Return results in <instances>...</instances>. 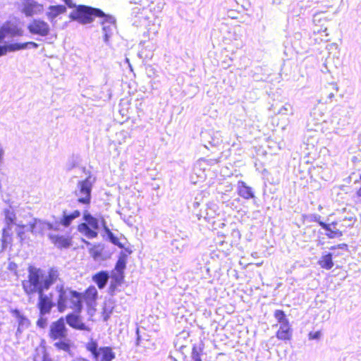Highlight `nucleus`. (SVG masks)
<instances>
[{
	"mask_svg": "<svg viewBox=\"0 0 361 361\" xmlns=\"http://www.w3.org/2000/svg\"><path fill=\"white\" fill-rule=\"evenodd\" d=\"M72 20L78 21L82 24L91 23L95 18H104L102 22L106 38L111 33V28L115 26L113 18L105 14L101 9L85 5H78L69 14Z\"/></svg>",
	"mask_w": 361,
	"mask_h": 361,
	"instance_id": "f257e3e1",
	"label": "nucleus"
},
{
	"mask_svg": "<svg viewBox=\"0 0 361 361\" xmlns=\"http://www.w3.org/2000/svg\"><path fill=\"white\" fill-rule=\"evenodd\" d=\"M39 275L35 274L30 276V280H23L22 287L23 291L27 296H31L35 293L38 294V300L37 307L39 310V315L44 316L51 312L54 306L51 294L47 295L44 293L42 288H39Z\"/></svg>",
	"mask_w": 361,
	"mask_h": 361,
	"instance_id": "f03ea898",
	"label": "nucleus"
},
{
	"mask_svg": "<svg viewBox=\"0 0 361 361\" xmlns=\"http://www.w3.org/2000/svg\"><path fill=\"white\" fill-rule=\"evenodd\" d=\"M48 337L51 341L54 342V347L58 351L71 353L74 345L68 336V329L63 317H60L51 323Z\"/></svg>",
	"mask_w": 361,
	"mask_h": 361,
	"instance_id": "7ed1b4c3",
	"label": "nucleus"
},
{
	"mask_svg": "<svg viewBox=\"0 0 361 361\" xmlns=\"http://www.w3.org/2000/svg\"><path fill=\"white\" fill-rule=\"evenodd\" d=\"M56 290L58 293L56 307L59 312L63 313L68 308H71L78 313H81V299L77 295L80 294L79 291L71 288H66L63 284L56 286Z\"/></svg>",
	"mask_w": 361,
	"mask_h": 361,
	"instance_id": "20e7f679",
	"label": "nucleus"
},
{
	"mask_svg": "<svg viewBox=\"0 0 361 361\" xmlns=\"http://www.w3.org/2000/svg\"><path fill=\"white\" fill-rule=\"evenodd\" d=\"M312 220L317 222L324 231L326 236L329 238H337L341 237L348 228H352L356 222V216H345L341 219L326 223L321 220V216L314 215Z\"/></svg>",
	"mask_w": 361,
	"mask_h": 361,
	"instance_id": "39448f33",
	"label": "nucleus"
},
{
	"mask_svg": "<svg viewBox=\"0 0 361 361\" xmlns=\"http://www.w3.org/2000/svg\"><path fill=\"white\" fill-rule=\"evenodd\" d=\"M131 253L132 250L130 248H126L124 251L121 252L115 267L111 272L109 288L111 291L116 290L118 286L123 283L125 279L124 270L126 267L128 257Z\"/></svg>",
	"mask_w": 361,
	"mask_h": 361,
	"instance_id": "423d86ee",
	"label": "nucleus"
},
{
	"mask_svg": "<svg viewBox=\"0 0 361 361\" xmlns=\"http://www.w3.org/2000/svg\"><path fill=\"white\" fill-rule=\"evenodd\" d=\"M86 350L90 354L93 361H112L116 355L111 346H99L98 342L90 338L85 345Z\"/></svg>",
	"mask_w": 361,
	"mask_h": 361,
	"instance_id": "0eeeda50",
	"label": "nucleus"
},
{
	"mask_svg": "<svg viewBox=\"0 0 361 361\" xmlns=\"http://www.w3.org/2000/svg\"><path fill=\"white\" fill-rule=\"evenodd\" d=\"M27 279L30 280V276L35 274L39 275V288H42L43 290H48L49 288L59 280V271L55 267H51L47 271V274L44 276L43 271L33 266H30L27 268Z\"/></svg>",
	"mask_w": 361,
	"mask_h": 361,
	"instance_id": "6e6552de",
	"label": "nucleus"
},
{
	"mask_svg": "<svg viewBox=\"0 0 361 361\" xmlns=\"http://www.w3.org/2000/svg\"><path fill=\"white\" fill-rule=\"evenodd\" d=\"M130 2L136 6L135 8L138 11H146L150 14L145 16L146 19L157 18L164 5V0H131Z\"/></svg>",
	"mask_w": 361,
	"mask_h": 361,
	"instance_id": "1a4fd4ad",
	"label": "nucleus"
},
{
	"mask_svg": "<svg viewBox=\"0 0 361 361\" xmlns=\"http://www.w3.org/2000/svg\"><path fill=\"white\" fill-rule=\"evenodd\" d=\"M81 299L82 307L86 306V310L89 315L92 316L97 311V300L99 299V292L97 288L90 285L85 289L83 292L77 294Z\"/></svg>",
	"mask_w": 361,
	"mask_h": 361,
	"instance_id": "9d476101",
	"label": "nucleus"
},
{
	"mask_svg": "<svg viewBox=\"0 0 361 361\" xmlns=\"http://www.w3.org/2000/svg\"><path fill=\"white\" fill-rule=\"evenodd\" d=\"M83 219L85 222L78 224V231L88 238H96L99 228L98 219L87 211L83 214Z\"/></svg>",
	"mask_w": 361,
	"mask_h": 361,
	"instance_id": "9b49d317",
	"label": "nucleus"
},
{
	"mask_svg": "<svg viewBox=\"0 0 361 361\" xmlns=\"http://www.w3.org/2000/svg\"><path fill=\"white\" fill-rule=\"evenodd\" d=\"M92 189V183L89 178L80 180L78 183L77 189L74 191L78 202L89 205L91 202Z\"/></svg>",
	"mask_w": 361,
	"mask_h": 361,
	"instance_id": "f8f14e48",
	"label": "nucleus"
},
{
	"mask_svg": "<svg viewBox=\"0 0 361 361\" xmlns=\"http://www.w3.org/2000/svg\"><path fill=\"white\" fill-rule=\"evenodd\" d=\"M64 317L65 322L73 329L80 331L90 332L91 328L83 320L80 313L72 312L68 313Z\"/></svg>",
	"mask_w": 361,
	"mask_h": 361,
	"instance_id": "ddd939ff",
	"label": "nucleus"
},
{
	"mask_svg": "<svg viewBox=\"0 0 361 361\" xmlns=\"http://www.w3.org/2000/svg\"><path fill=\"white\" fill-rule=\"evenodd\" d=\"M29 227L30 232L36 237L44 236L47 231L58 230L53 224L39 219H34Z\"/></svg>",
	"mask_w": 361,
	"mask_h": 361,
	"instance_id": "4468645a",
	"label": "nucleus"
},
{
	"mask_svg": "<svg viewBox=\"0 0 361 361\" xmlns=\"http://www.w3.org/2000/svg\"><path fill=\"white\" fill-rule=\"evenodd\" d=\"M27 30L31 35L46 37L50 33V26L44 20L37 18L32 20L27 25Z\"/></svg>",
	"mask_w": 361,
	"mask_h": 361,
	"instance_id": "2eb2a0df",
	"label": "nucleus"
},
{
	"mask_svg": "<svg viewBox=\"0 0 361 361\" xmlns=\"http://www.w3.org/2000/svg\"><path fill=\"white\" fill-rule=\"evenodd\" d=\"M44 11V6L34 0H22L20 12L27 17L40 14Z\"/></svg>",
	"mask_w": 361,
	"mask_h": 361,
	"instance_id": "dca6fc26",
	"label": "nucleus"
},
{
	"mask_svg": "<svg viewBox=\"0 0 361 361\" xmlns=\"http://www.w3.org/2000/svg\"><path fill=\"white\" fill-rule=\"evenodd\" d=\"M24 31L22 28L16 25H13L10 22L7 21L0 27V42L4 44V39L9 35L13 37H21L23 35Z\"/></svg>",
	"mask_w": 361,
	"mask_h": 361,
	"instance_id": "f3484780",
	"label": "nucleus"
},
{
	"mask_svg": "<svg viewBox=\"0 0 361 361\" xmlns=\"http://www.w3.org/2000/svg\"><path fill=\"white\" fill-rule=\"evenodd\" d=\"M48 237L54 246L60 250L67 249L72 245V237L71 235L49 233Z\"/></svg>",
	"mask_w": 361,
	"mask_h": 361,
	"instance_id": "a211bd4d",
	"label": "nucleus"
},
{
	"mask_svg": "<svg viewBox=\"0 0 361 361\" xmlns=\"http://www.w3.org/2000/svg\"><path fill=\"white\" fill-rule=\"evenodd\" d=\"M276 337L279 341H290L293 337V329L290 323L281 324L279 329L276 332Z\"/></svg>",
	"mask_w": 361,
	"mask_h": 361,
	"instance_id": "6ab92c4d",
	"label": "nucleus"
},
{
	"mask_svg": "<svg viewBox=\"0 0 361 361\" xmlns=\"http://www.w3.org/2000/svg\"><path fill=\"white\" fill-rule=\"evenodd\" d=\"M66 12V7L63 5L51 6L47 13L49 21L53 22L59 16Z\"/></svg>",
	"mask_w": 361,
	"mask_h": 361,
	"instance_id": "aec40b11",
	"label": "nucleus"
},
{
	"mask_svg": "<svg viewBox=\"0 0 361 361\" xmlns=\"http://www.w3.org/2000/svg\"><path fill=\"white\" fill-rule=\"evenodd\" d=\"M109 276L106 271H100L92 276V281L97 284L99 289H103L108 281Z\"/></svg>",
	"mask_w": 361,
	"mask_h": 361,
	"instance_id": "412c9836",
	"label": "nucleus"
},
{
	"mask_svg": "<svg viewBox=\"0 0 361 361\" xmlns=\"http://www.w3.org/2000/svg\"><path fill=\"white\" fill-rule=\"evenodd\" d=\"M312 39L315 44H321L322 42H327L329 41V34L327 28L319 29L314 30L312 35Z\"/></svg>",
	"mask_w": 361,
	"mask_h": 361,
	"instance_id": "4be33fe9",
	"label": "nucleus"
},
{
	"mask_svg": "<svg viewBox=\"0 0 361 361\" xmlns=\"http://www.w3.org/2000/svg\"><path fill=\"white\" fill-rule=\"evenodd\" d=\"M13 225L6 224L5 228L2 231L1 243L3 247H7L11 245L13 241Z\"/></svg>",
	"mask_w": 361,
	"mask_h": 361,
	"instance_id": "5701e85b",
	"label": "nucleus"
},
{
	"mask_svg": "<svg viewBox=\"0 0 361 361\" xmlns=\"http://www.w3.org/2000/svg\"><path fill=\"white\" fill-rule=\"evenodd\" d=\"M238 193L241 197L245 200L253 198L255 196L252 188L243 181L240 182L238 184Z\"/></svg>",
	"mask_w": 361,
	"mask_h": 361,
	"instance_id": "b1692460",
	"label": "nucleus"
},
{
	"mask_svg": "<svg viewBox=\"0 0 361 361\" xmlns=\"http://www.w3.org/2000/svg\"><path fill=\"white\" fill-rule=\"evenodd\" d=\"M318 264L322 269L330 270L334 264L333 262V254L328 252L323 255L318 261Z\"/></svg>",
	"mask_w": 361,
	"mask_h": 361,
	"instance_id": "393cba45",
	"label": "nucleus"
},
{
	"mask_svg": "<svg viewBox=\"0 0 361 361\" xmlns=\"http://www.w3.org/2000/svg\"><path fill=\"white\" fill-rule=\"evenodd\" d=\"M11 314L16 318L18 321V329L20 328H27L30 326V321L18 310L15 309L11 310Z\"/></svg>",
	"mask_w": 361,
	"mask_h": 361,
	"instance_id": "a878e982",
	"label": "nucleus"
},
{
	"mask_svg": "<svg viewBox=\"0 0 361 361\" xmlns=\"http://www.w3.org/2000/svg\"><path fill=\"white\" fill-rule=\"evenodd\" d=\"M104 246L102 244H97L92 245L90 248V254L94 260L104 259Z\"/></svg>",
	"mask_w": 361,
	"mask_h": 361,
	"instance_id": "bb28decb",
	"label": "nucleus"
},
{
	"mask_svg": "<svg viewBox=\"0 0 361 361\" xmlns=\"http://www.w3.org/2000/svg\"><path fill=\"white\" fill-rule=\"evenodd\" d=\"M80 216L79 210H75L71 214H63L60 220V224L65 227H68L71 225V222L76 218Z\"/></svg>",
	"mask_w": 361,
	"mask_h": 361,
	"instance_id": "cd10ccee",
	"label": "nucleus"
},
{
	"mask_svg": "<svg viewBox=\"0 0 361 361\" xmlns=\"http://www.w3.org/2000/svg\"><path fill=\"white\" fill-rule=\"evenodd\" d=\"M203 353V348L198 347L197 345H193L191 351V357L192 361H202L201 355Z\"/></svg>",
	"mask_w": 361,
	"mask_h": 361,
	"instance_id": "c85d7f7f",
	"label": "nucleus"
},
{
	"mask_svg": "<svg viewBox=\"0 0 361 361\" xmlns=\"http://www.w3.org/2000/svg\"><path fill=\"white\" fill-rule=\"evenodd\" d=\"M14 51L25 49L27 47L37 48L38 44L35 42H26L23 43H13Z\"/></svg>",
	"mask_w": 361,
	"mask_h": 361,
	"instance_id": "c756f323",
	"label": "nucleus"
},
{
	"mask_svg": "<svg viewBox=\"0 0 361 361\" xmlns=\"http://www.w3.org/2000/svg\"><path fill=\"white\" fill-rule=\"evenodd\" d=\"M338 87L336 84L331 83L325 87L324 92L328 99H332L338 92Z\"/></svg>",
	"mask_w": 361,
	"mask_h": 361,
	"instance_id": "7c9ffc66",
	"label": "nucleus"
},
{
	"mask_svg": "<svg viewBox=\"0 0 361 361\" xmlns=\"http://www.w3.org/2000/svg\"><path fill=\"white\" fill-rule=\"evenodd\" d=\"M274 316L278 322L280 324H288L289 323L284 311L281 310H276L274 312Z\"/></svg>",
	"mask_w": 361,
	"mask_h": 361,
	"instance_id": "2f4dec72",
	"label": "nucleus"
},
{
	"mask_svg": "<svg viewBox=\"0 0 361 361\" xmlns=\"http://www.w3.org/2000/svg\"><path fill=\"white\" fill-rule=\"evenodd\" d=\"M14 51V46L13 44H1L0 42V57L5 56L8 52Z\"/></svg>",
	"mask_w": 361,
	"mask_h": 361,
	"instance_id": "473e14b6",
	"label": "nucleus"
},
{
	"mask_svg": "<svg viewBox=\"0 0 361 361\" xmlns=\"http://www.w3.org/2000/svg\"><path fill=\"white\" fill-rule=\"evenodd\" d=\"M330 250L332 251H334L332 254L333 256H339L343 255L342 252H339L338 250H343L344 252H346L348 250V245L345 243H341L338 244L337 245H334L330 247Z\"/></svg>",
	"mask_w": 361,
	"mask_h": 361,
	"instance_id": "72a5a7b5",
	"label": "nucleus"
},
{
	"mask_svg": "<svg viewBox=\"0 0 361 361\" xmlns=\"http://www.w3.org/2000/svg\"><path fill=\"white\" fill-rule=\"evenodd\" d=\"M4 214L6 224L13 225L15 224L16 220V214L14 212L10 209H6L4 211Z\"/></svg>",
	"mask_w": 361,
	"mask_h": 361,
	"instance_id": "f704fd0d",
	"label": "nucleus"
},
{
	"mask_svg": "<svg viewBox=\"0 0 361 361\" xmlns=\"http://www.w3.org/2000/svg\"><path fill=\"white\" fill-rule=\"evenodd\" d=\"M27 229L26 226L24 224H18L17 225V235L19 237L21 242L24 240L27 239Z\"/></svg>",
	"mask_w": 361,
	"mask_h": 361,
	"instance_id": "c9c22d12",
	"label": "nucleus"
},
{
	"mask_svg": "<svg viewBox=\"0 0 361 361\" xmlns=\"http://www.w3.org/2000/svg\"><path fill=\"white\" fill-rule=\"evenodd\" d=\"M107 235L111 242L117 245L120 248H123V245L120 242L119 239L114 235V233L109 230L106 229Z\"/></svg>",
	"mask_w": 361,
	"mask_h": 361,
	"instance_id": "e433bc0d",
	"label": "nucleus"
},
{
	"mask_svg": "<svg viewBox=\"0 0 361 361\" xmlns=\"http://www.w3.org/2000/svg\"><path fill=\"white\" fill-rule=\"evenodd\" d=\"M322 337L321 331H310L308 334L309 340H319Z\"/></svg>",
	"mask_w": 361,
	"mask_h": 361,
	"instance_id": "4c0bfd02",
	"label": "nucleus"
},
{
	"mask_svg": "<svg viewBox=\"0 0 361 361\" xmlns=\"http://www.w3.org/2000/svg\"><path fill=\"white\" fill-rule=\"evenodd\" d=\"M36 324L38 327H39L41 329H44L46 327V326L47 324V319L45 317H44L43 316L39 315V317L37 320Z\"/></svg>",
	"mask_w": 361,
	"mask_h": 361,
	"instance_id": "58836bf2",
	"label": "nucleus"
},
{
	"mask_svg": "<svg viewBox=\"0 0 361 361\" xmlns=\"http://www.w3.org/2000/svg\"><path fill=\"white\" fill-rule=\"evenodd\" d=\"M355 183H360V188L356 189V190H355V197L357 198V200L359 201H361V173H360V179L359 180H356L355 181Z\"/></svg>",
	"mask_w": 361,
	"mask_h": 361,
	"instance_id": "ea45409f",
	"label": "nucleus"
},
{
	"mask_svg": "<svg viewBox=\"0 0 361 361\" xmlns=\"http://www.w3.org/2000/svg\"><path fill=\"white\" fill-rule=\"evenodd\" d=\"M63 1H64V3L69 7V8H74V9L75 8V7L77 6L75 5V4H73V0H63Z\"/></svg>",
	"mask_w": 361,
	"mask_h": 361,
	"instance_id": "a19ab883",
	"label": "nucleus"
},
{
	"mask_svg": "<svg viewBox=\"0 0 361 361\" xmlns=\"http://www.w3.org/2000/svg\"><path fill=\"white\" fill-rule=\"evenodd\" d=\"M42 361H51V360L48 357H44Z\"/></svg>",
	"mask_w": 361,
	"mask_h": 361,
	"instance_id": "79ce46f5",
	"label": "nucleus"
},
{
	"mask_svg": "<svg viewBox=\"0 0 361 361\" xmlns=\"http://www.w3.org/2000/svg\"><path fill=\"white\" fill-rule=\"evenodd\" d=\"M2 155H3V152L2 150L0 149V160L2 158Z\"/></svg>",
	"mask_w": 361,
	"mask_h": 361,
	"instance_id": "37998d69",
	"label": "nucleus"
},
{
	"mask_svg": "<svg viewBox=\"0 0 361 361\" xmlns=\"http://www.w3.org/2000/svg\"><path fill=\"white\" fill-rule=\"evenodd\" d=\"M78 361H89V360H87V359H81V360H78Z\"/></svg>",
	"mask_w": 361,
	"mask_h": 361,
	"instance_id": "c03bdc74",
	"label": "nucleus"
},
{
	"mask_svg": "<svg viewBox=\"0 0 361 361\" xmlns=\"http://www.w3.org/2000/svg\"><path fill=\"white\" fill-rule=\"evenodd\" d=\"M105 320H106L108 319V316L105 317Z\"/></svg>",
	"mask_w": 361,
	"mask_h": 361,
	"instance_id": "a18cd8bd",
	"label": "nucleus"
}]
</instances>
